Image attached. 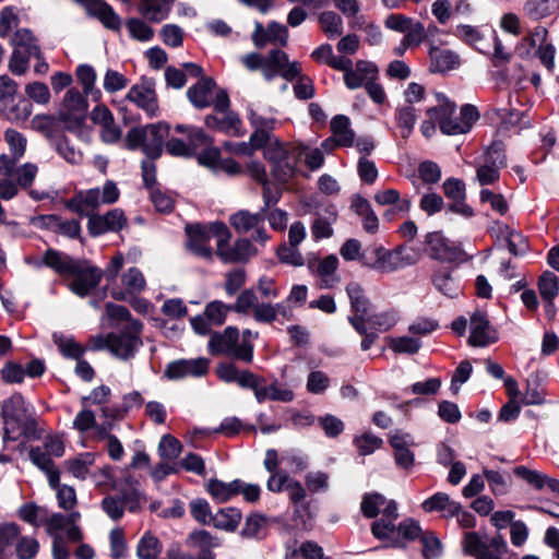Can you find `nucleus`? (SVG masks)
<instances>
[{
	"instance_id": "nucleus-2",
	"label": "nucleus",
	"mask_w": 559,
	"mask_h": 559,
	"mask_svg": "<svg viewBox=\"0 0 559 559\" xmlns=\"http://www.w3.org/2000/svg\"><path fill=\"white\" fill-rule=\"evenodd\" d=\"M168 133L169 126L162 121L145 127H135L128 131L126 146L129 150L141 147L148 158L156 159L162 155L163 144Z\"/></svg>"
},
{
	"instance_id": "nucleus-55",
	"label": "nucleus",
	"mask_w": 559,
	"mask_h": 559,
	"mask_svg": "<svg viewBox=\"0 0 559 559\" xmlns=\"http://www.w3.org/2000/svg\"><path fill=\"white\" fill-rule=\"evenodd\" d=\"M419 539L423 544L421 555L425 559H438L442 556V544L435 533L424 532Z\"/></svg>"
},
{
	"instance_id": "nucleus-11",
	"label": "nucleus",
	"mask_w": 559,
	"mask_h": 559,
	"mask_svg": "<svg viewBox=\"0 0 559 559\" xmlns=\"http://www.w3.org/2000/svg\"><path fill=\"white\" fill-rule=\"evenodd\" d=\"M88 218L87 229L91 236L98 237L107 233H117L127 224L124 212H79Z\"/></svg>"
},
{
	"instance_id": "nucleus-23",
	"label": "nucleus",
	"mask_w": 559,
	"mask_h": 559,
	"mask_svg": "<svg viewBox=\"0 0 559 559\" xmlns=\"http://www.w3.org/2000/svg\"><path fill=\"white\" fill-rule=\"evenodd\" d=\"M84 5L87 11L97 16L107 28L117 31L120 28V17L115 13L112 8L103 0H75Z\"/></svg>"
},
{
	"instance_id": "nucleus-37",
	"label": "nucleus",
	"mask_w": 559,
	"mask_h": 559,
	"mask_svg": "<svg viewBox=\"0 0 559 559\" xmlns=\"http://www.w3.org/2000/svg\"><path fill=\"white\" fill-rule=\"evenodd\" d=\"M346 293L349 298L353 316H368L370 310V301L365 295V290L360 284L352 282L346 286Z\"/></svg>"
},
{
	"instance_id": "nucleus-62",
	"label": "nucleus",
	"mask_w": 559,
	"mask_h": 559,
	"mask_svg": "<svg viewBox=\"0 0 559 559\" xmlns=\"http://www.w3.org/2000/svg\"><path fill=\"white\" fill-rule=\"evenodd\" d=\"M39 550V543L36 538L29 536L17 537L15 540V551L17 559H33Z\"/></svg>"
},
{
	"instance_id": "nucleus-24",
	"label": "nucleus",
	"mask_w": 559,
	"mask_h": 559,
	"mask_svg": "<svg viewBox=\"0 0 559 559\" xmlns=\"http://www.w3.org/2000/svg\"><path fill=\"white\" fill-rule=\"evenodd\" d=\"M438 105L429 107L426 110V114L429 118L436 119L439 123L440 130L442 131V126L450 124L455 126L460 124V117L452 118L455 112V104L451 103L443 94H436Z\"/></svg>"
},
{
	"instance_id": "nucleus-45",
	"label": "nucleus",
	"mask_w": 559,
	"mask_h": 559,
	"mask_svg": "<svg viewBox=\"0 0 559 559\" xmlns=\"http://www.w3.org/2000/svg\"><path fill=\"white\" fill-rule=\"evenodd\" d=\"M163 550L159 539L151 532H145L136 546V556L140 559H155Z\"/></svg>"
},
{
	"instance_id": "nucleus-42",
	"label": "nucleus",
	"mask_w": 559,
	"mask_h": 559,
	"mask_svg": "<svg viewBox=\"0 0 559 559\" xmlns=\"http://www.w3.org/2000/svg\"><path fill=\"white\" fill-rule=\"evenodd\" d=\"M95 462V454L92 452H83L78 454L74 459L67 460L64 465L69 473L75 478L84 480L92 466Z\"/></svg>"
},
{
	"instance_id": "nucleus-30",
	"label": "nucleus",
	"mask_w": 559,
	"mask_h": 559,
	"mask_svg": "<svg viewBox=\"0 0 559 559\" xmlns=\"http://www.w3.org/2000/svg\"><path fill=\"white\" fill-rule=\"evenodd\" d=\"M242 519L240 509L234 507L221 508L212 518L214 527L225 531L235 532Z\"/></svg>"
},
{
	"instance_id": "nucleus-50",
	"label": "nucleus",
	"mask_w": 559,
	"mask_h": 559,
	"mask_svg": "<svg viewBox=\"0 0 559 559\" xmlns=\"http://www.w3.org/2000/svg\"><path fill=\"white\" fill-rule=\"evenodd\" d=\"M389 347L395 354L414 355L421 348V341L413 336L389 337Z\"/></svg>"
},
{
	"instance_id": "nucleus-59",
	"label": "nucleus",
	"mask_w": 559,
	"mask_h": 559,
	"mask_svg": "<svg viewBox=\"0 0 559 559\" xmlns=\"http://www.w3.org/2000/svg\"><path fill=\"white\" fill-rule=\"evenodd\" d=\"M374 200L379 206L396 205L399 210H407L412 206L409 200H401L400 193L395 189H386L377 192Z\"/></svg>"
},
{
	"instance_id": "nucleus-28",
	"label": "nucleus",
	"mask_w": 559,
	"mask_h": 559,
	"mask_svg": "<svg viewBox=\"0 0 559 559\" xmlns=\"http://www.w3.org/2000/svg\"><path fill=\"white\" fill-rule=\"evenodd\" d=\"M79 261L80 260L52 248L44 252V263H46V266L61 275H69L71 272H75V266Z\"/></svg>"
},
{
	"instance_id": "nucleus-34",
	"label": "nucleus",
	"mask_w": 559,
	"mask_h": 559,
	"mask_svg": "<svg viewBox=\"0 0 559 559\" xmlns=\"http://www.w3.org/2000/svg\"><path fill=\"white\" fill-rule=\"evenodd\" d=\"M175 130L186 135L185 141L193 155L198 150L203 146H209L213 142L211 136H209L202 129L193 126L177 124Z\"/></svg>"
},
{
	"instance_id": "nucleus-46",
	"label": "nucleus",
	"mask_w": 559,
	"mask_h": 559,
	"mask_svg": "<svg viewBox=\"0 0 559 559\" xmlns=\"http://www.w3.org/2000/svg\"><path fill=\"white\" fill-rule=\"evenodd\" d=\"M53 342L59 352L64 358L78 360L82 358L86 348L78 343L74 337H64L62 335L53 334Z\"/></svg>"
},
{
	"instance_id": "nucleus-1",
	"label": "nucleus",
	"mask_w": 559,
	"mask_h": 559,
	"mask_svg": "<svg viewBox=\"0 0 559 559\" xmlns=\"http://www.w3.org/2000/svg\"><path fill=\"white\" fill-rule=\"evenodd\" d=\"M263 157L269 164L273 182L276 186L286 185L296 175L300 152L288 143L275 139L265 146Z\"/></svg>"
},
{
	"instance_id": "nucleus-4",
	"label": "nucleus",
	"mask_w": 559,
	"mask_h": 559,
	"mask_svg": "<svg viewBox=\"0 0 559 559\" xmlns=\"http://www.w3.org/2000/svg\"><path fill=\"white\" fill-rule=\"evenodd\" d=\"M223 222H213L209 224H190L186 226L187 240L185 242L186 249L198 258H202L206 261H212L213 250L209 246L211 239H221V230L218 226H222Z\"/></svg>"
},
{
	"instance_id": "nucleus-31",
	"label": "nucleus",
	"mask_w": 559,
	"mask_h": 559,
	"mask_svg": "<svg viewBox=\"0 0 559 559\" xmlns=\"http://www.w3.org/2000/svg\"><path fill=\"white\" fill-rule=\"evenodd\" d=\"M331 131L336 146L349 147L354 144L355 133L350 129L348 117L344 115L335 116L331 121Z\"/></svg>"
},
{
	"instance_id": "nucleus-56",
	"label": "nucleus",
	"mask_w": 559,
	"mask_h": 559,
	"mask_svg": "<svg viewBox=\"0 0 559 559\" xmlns=\"http://www.w3.org/2000/svg\"><path fill=\"white\" fill-rule=\"evenodd\" d=\"M276 257L283 264L292 266H302L305 264V259L298 250L297 246H293L286 242L278 246L276 249Z\"/></svg>"
},
{
	"instance_id": "nucleus-54",
	"label": "nucleus",
	"mask_w": 559,
	"mask_h": 559,
	"mask_svg": "<svg viewBox=\"0 0 559 559\" xmlns=\"http://www.w3.org/2000/svg\"><path fill=\"white\" fill-rule=\"evenodd\" d=\"M513 473L537 490H542L545 486H548L549 477L538 471L530 469L521 465L516 466Z\"/></svg>"
},
{
	"instance_id": "nucleus-12",
	"label": "nucleus",
	"mask_w": 559,
	"mask_h": 559,
	"mask_svg": "<svg viewBox=\"0 0 559 559\" xmlns=\"http://www.w3.org/2000/svg\"><path fill=\"white\" fill-rule=\"evenodd\" d=\"M69 275L73 276L69 284L70 290L76 296L84 298L98 286L103 277V271L99 267L86 265L79 261L75 272H71Z\"/></svg>"
},
{
	"instance_id": "nucleus-20",
	"label": "nucleus",
	"mask_w": 559,
	"mask_h": 559,
	"mask_svg": "<svg viewBox=\"0 0 559 559\" xmlns=\"http://www.w3.org/2000/svg\"><path fill=\"white\" fill-rule=\"evenodd\" d=\"M87 102L84 96L75 88L67 91L61 108V118L63 120L81 121L85 118Z\"/></svg>"
},
{
	"instance_id": "nucleus-41",
	"label": "nucleus",
	"mask_w": 559,
	"mask_h": 559,
	"mask_svg": "<svg viewBox=\"0 0 559 559\" xmlns=\"http://www.w3.org/2000/svg\"><path fill=\"white\" fill-rule=\"evenodd\" d=\"M186 543L189 547L198 548L200 551H213V548L221 546V539L203 528L190 532Z\"/></svg>"
},
{
	"instance_id": "nucleus-57",
	"label": "nucleus",
	"mask_w": 559,
	"mask_h": 559,
	"mask_svg": "<svg viewBox=\"0 0 559 559\" xmlns=\"http://www.w3.org/2000/svg\"><path fill=\"white\" fill-rule=\"evenodd\" d=\"M321 27L329 38H335L343 33V21L332 11L323 12L319 17Z\"/></svg>"
},
{
	"instance_id": "nucleus-61",
	"label": "nucleus",
	"mask_w": 559,
	"mask_h": 559,
	"mask_svg": "<svg viewBox=\"0 0 559 559\" xmlns=\"http://www.w3.org/2000/svg\"><path fill=\"white\" fill-rule=\"evenodd\" d=\"M423 533L424 531L421 530L419 522L412 518L401 521L396 531V535L402 538L405 544L406 542H413L420 538Z\"/></svg>"
},
{
	"instance_id": "nucleus-52",
	"label": "nucleus",
	"mask_w": 559,
	"mask_h": 559,
	"mask_svg": "<svg viewBox=\"0 0 559 559\" xmlns=\"http://www.w3.org/2000/svg\"><path fill=\"white\" fill-rule=\"evenodd\" d=\"M488 547V540L478 532H467L462 539V549L465 555L477 558Z\"/></svg>"
},
{
	"instance_id": "nucleus-7",
	"label": "nucleus",
	"mask_w": 559,
	"mask_h": 559,
	"mask_svg": "<svg viewBox=\"0 0 559 559\" xmlns=\"http://www.w3.org/2000/svg\"><path fill=\"white\" fill-rule=\"evenodd\" d=\"M425 242L429 255L441 262L463 263L472 258L466 254L461 246L450 241L438 231L427 234Z\"/></svg>"
},
{
	"instance_id": "nucleus-18",
	"label": "nucleus",
	"mask_w": 559,
	"mask_h": 559,
	"mask_svg": "<svg viewBox=\"0 0 559 559\" xmlns=\"http://www.w3.org/2000/svg\"><path fill=\"white\" fill-rule=\"evenodd\" d=\"M247 170L253 180L263 186L265 206L267 209L274 206L281 198L282 190L278 187H273L272 182L269 180L264 165L260 162H250L247 165Z\"/></svg>"
},
{
	"instance_id": "nucleus-17",
	"label": "nucleus",
	"mask_w": 559,
	"mask_h": 559,
	"mask_svg": "<svg viewBox=\"0 0 559 559\" xmlns=\"http://www.w3.org/2000/svg\"><path fill=\"white\" fill-rule=\"evenodd\" d=\"M29 224L41 229H50L57 234L68 236L70 238H78L81 233L80 222L76 219L62 221L57 214H44L32 216Z\"/></svg>"
},
{
	"instance_id": "nucleus-47",
	"label": "nucleus",
	"mask_w": 559,
	"mask_h": 559,
	"mask_svg": "<svg viewBox=\"0 0 559 559\" xmlns=\"http://www.w3.org/2000/svg\"><path fill=\"white\" fill-rule=\"evenodd\" d=\"M295 395L294 392L289 389H282L276 384L266 385V381L261 384L259 391L257 392V401L262 403L266 400L271 401H281V402H292Z\"/></svg>"
},
{
	"instance_id": "nucleus-14",
	"label": "nucleus",
	"mask_w": 559,
	"mask_h": 559,
	"mask_svg": "<svg viewBox=\"0 0 559 559\" xmlns=\"http://www.w3.org/2000/svg\"><path fill=\"white\" fill-rule=\"evenodd\" d=\"M498 338V332L490 324L487 313L481 310L474 311L471 316L469 345L474 347H486L496 343Z\"/></svg>"
},
{
	"instance_id": "nucleus-3",
	"label": "nucleus",
	"mask_w": 559,
	"mask_h": 559,
	"mask_svg": "<svg viewBox=\"0 0 559 559\" xmlns=\"http://www.w3.org/2000/svg\"><path fill=\"white\" fill-rule=\"evenodd\" d=\"M207 348L214 356L224 354L247 364L253 359V344L248 340L239 342V330L235 326H227L223 332L212 333Z\"/></svg>"
},
{
	"instance_id": "nucleus-29",
	"label": "nucleus",
	"mask_w": 559,
	"mask_h": 559,
	"mask_svg": "<svg viewBox=\"0 0 559 559\" xmlns=\"http://www.w3.org/2000/svg\"><path fill=\"white\" fill-rule=\"evenodd\" d=\"M241 485L240 479L225 483L217 478H211L206 484V491L217 503H225L237 496V486Z\"/></svg>"
},
{
	"instance_id": "nucleus-13",
	"label": "nucleus",
	"mask_w": 559,
	"mask_h": 559,
	"mask_svg": "<svg viewBox=\"0 0 559 559\" xmlns=\"http://www.w3.org/2000/svg\"><path fill=\"white\" fill-rule=\"evenodd\" d=\"M110 487L117 492L115 496L127 504L129 512L135 513L140 509L141 498L143 497L140 481L128 471H124L118 479H112Z\"/></svg>"
},
{
	"instance_id": "nucleus-35",
	"label": "nucleus",
	"mask_w": 559,
	"mask_h": 559,
	"mask_svg": "<svg viewBox=\"0 0 559 559\" xmlns=\"http://www.w3.org/2000/svg\"><path fill=\"white\" fill-rule=\"evenodd\" d=\"M267 212H235L230 216V224L239 234L248 233L260 224H264Z\"/></svg>"
},
{
	"instance_id": "nucleus-58",
	"label": "nucleus",
	"mask_w": 559,
	"mask_h": 559,
	"mask_svg": "<svg viewBox=\"0 0 559 559\" xmlns=\"http://www.w3.org/2000/svg\"><path fill=\"white\" fill-rule=\"evenodd\" d=\"M353 443L359 454L366 456L372 454L377 449H380L383 444V440L371 432H365L361 436H356Z\"/></svg>"
},
{
	"instance_id": "nucleus-27",
	"label": "nucleus",
	"mask_w": 559,
	"mask_h": 559,
	"mask_svg": "<svg viewBox=\"0 0 559 559\" xmlns=\"http://www.w3.org/2000/svg\"><path fill=\"white\" fill-rule=\"evenodd\" d=\"M214 87L215 82L211 78H202L198 83L188 88L187 96L195 108H206L212 105Z\"/></svg>"
},
{
	"instance_id": "nucleus-63",
	"label": "nucleus",
	"mask_w": 559,
	"mask_h": 559,
	"mask_svg": "<svg viewBox=\"0 0 559 559\" xmlns=\"http://www.w3.org/2000/svg\"><path fill=\"white\" fill-rule=\"evenodd\" d=\"M122 285L127 293H140L145 287V278L138 267H130L121 277Z\"/></svg>"
},
{
	"instance_id": "nucleus-33",
	"label": "nucleus",
	"mask_w": 559,
	"mask_h": 559,
	"mask_svg": "<svg viewBox=\"0 0 559 559\" xmlns=\"http://www.w3.org/2000/svg\"><path fill=\"white\" fill-rule=\"evenodd\" d=\"M175 0H142L139 12L152 22H160L167 17Z\"/></svg>"
},
{
	"instance_id": "nucleus-43",
	"label": "nucleus",
	"mask_w": 559,
	"mask_h": 559,
	"mask_svg": "<svg viewBox=\"0 0 559 559\" xmlns=\"http://www.w3.org/2000/svg\"><path fill=\"white\" fill-rule=\"evenodd\" d=\"M369 328L378 333L391 330L400 320L399 312L394 309L378 313H368Z\"/></svg>"
},
{
	"instance_id": "nucleus-10",
	"label": "nucleus",
	"mask_w": 559,
	"mask_h": 559,
	"mask_svg": "<svg viewBox=\"0 0 559 559\" xmlns=\"http://www.w3.org/2000/svg\"><path fill=\"white\" fill-rule=\"evenodd\" d=\"M142 344L141 337L129 331L110 332L104 338V347L122 360L133 358Z\"/></svg>"
},
{
	"instance_id": "nucleus-36",
	"label": "nucleus",
	"mask_w": 559,
	"mask_h": 559,
	"mask_svg": "<svg viewBox=\"0 0 559 559\" xmlns=\"http://www.w3.org/2000/svg\"><path fill=\"white\" fill-rule=\"evenodd\" d=\"M13 49L27 52L36 59L40 58V47L33 33L27 28L17 29L11 38Z\"/></svg>"
},
{
	"instance_id": "nucleus-39",
	"label": "nucleus",
	"mask_w": 559,
	"mask_h": 559,
	"mask_svg": "<svg viewBox=\"0 0 559 559\" xmlns=\"http://www.w3.org/2000/svg\"><path fill=\"white\" fill-rule=\"evenodd\" d=\"M524 11L531 19L542 20L559 11V0H530L526 2Z\"/></svg>"
},
{
	"instance_id": "nucleus-51",
	"label": "nucleus",
	"mask_w": 559,
	"mask_h": 559,
	"mask_svg": "<svg viewBox=\"0 0 559 559\" xmlns=\"http://www.w3.org/2000/svg\"><path fill=\"white\" fill-rule=\"evenodd\" d=\"M386 498L379 492H367L362 496L360 511L367 519H376L380 513V508L384 506Z\"/></svg>"
},
{
	"instance_id": "nucleus-26",
	"label": "nucleus",
	"mask_w": 559,
	"mask_h": 559,
	"mask_svg": "<svg viewBox=\"0 0 559 559\" xmlns=\"http://www.w3.org/2000/svg\"><path fill=\"white\" fill-rule=\"evenodd\" d=\"M222 115V117L207 115L205 117L206 127L216 129L229 135L240 136L243 134L241 131V120L236 112H224Z\"/></svg>"
},
{
	"instance_id": "nucleus-48",
	"label": "nucleus",
	"mask_w": 559,
	"mask_h": 559,
	"mask_svg": "<svg viewBox=\"0 0 559 559\" xmlns=\"http://www.w3.org/2000/svg\"><path fill=\"white\" fill-rule=\"evenodd\" d=\"M542 299H555L559 294V277L551 271H544L537 281Z\"/></svg>"
},
{
	"instance_id": "nucleus-64",
	"label": "nucleus",
	"mask_w": 559,
	"mask_h": 559,
	"mask_svg": "<svg viewBox=\"0 0 559 559\" xmlns=\"http://www.w3.org/2000/svg\"><path fill=\"white\" fill-rule=\"evenodd\" d=\"M100 508L112 521H119L124 514L127 504L119 497L108 495L103 498Z\"/></svg>"
},
{
	"instance_id": "nucleus-38",
	"label": "nucleus",
	"mask_w": 559,
	"mask_h": 559,
	"mask_svg": "<svg viewBox=\"0 0 559 559\" xmlns=\"http://www.w3.org/2000/svg\"><path fill=\"white\" fill-rule=\"evenodd\" d=\"M433 286L449 298L457 297L462 288L459 282L445 269H439L432 276Z\"/></svg>"
},
{
	"instance_id": "nucleus-5",
	"label": "nucleus",
	"mask_w": 559,
	"mask_h": 559,
	"mask_svg": "<svg viewBox=\"0 0 559 559\" xmlns=\"http://www.w3.org/2000/svg\"><path fill=\"white\" fill-rule=\"evenodd\" d=\"M32 407L26 405L21 393H14L3 401L1 406V415L3 419L2 442L3 449L10 441H16V432L21 429L22 421L31 413Z\"/></svg>"
},
{
	"instance_id": "nucleus-40",
	"label": "nucleus",
	"mask_w": 559,
	"mask_h": 559,
	"mask_svg": "<svg viewBox=\"0 0 559 559\" xmlns=\"http://www.w3.org/2000/svg\"><path fill=\"white\" fill-rule=\"evenodd\" d=\"M433 71L445 72L459 64V57L451 50L431 47L429 49Z\"/></svg>"
},
{
	"instance_id": "nucleus-22",
	"label": "nucleus",
	"mask_w": 559,
	"mask_h": 559,
	"mask_svg": "<svg viewBox=\"0 0 559 559\" xmlns=\"http://www.w3.org/2000/svg\"><path fill=\"white\" fill-rule=\"evenodd\" d=\"M395 521L376 519L371 524V533L378 540L386 542L383 547L405 549L406 544L396 535Z\"/></svg>"
},
{
	"instance_id": "nucleus-25",
	"label": "nucleus",
	"mask_w": 559,
	"mask_h": 559,
	"mask_svg": "<svg viewBox=\"0 0 559 559\" xmlns=\"http://www.w3.org/2000/svg\"><path fill=\"white\" fill-rule=\"evenodd\" d=\"M271 519L260 512H251L247 515L240 531V536L248 539L262 540L267 535V526Z\"/></svg>"
},
{
	"instance_id": "nucleus-49",
	"label": "nucleus",
	"mask_w": 559,
	"mask_h": 559,
	"mask_svg": "<svg viewBox=\"0 0 559 559\" xmlns=\"http://www.w3.org/2000/svg\"><path fill=\"white\" fill-rule=\"evenodd\" d=\"M416 110L414 106L403 105L396 110V121L400 128L401 136L407 139L413 132L416 123Z\"/></svg>"
},
{
	"instance_id": "nucleus-8",
	"label": "nucleus",
	"mask_w": 559,
	"mask_h": 559,
	"mask_svg": "<svg viewBox=\"0 0 559 559\" xmlns=\"http://www.w3.org/2000/svg\"><path fill=\"white\" fill-rule=\"evenodd\" d=\"M301 73V66L297 61L289 62L286 52L280 49L271 50L263 58L262 74L266 81L281 75L287 81H293Z\"/></svg>"
},
{
	"instance_id": "nucleus-21",
	"label": "nucleus",
	"mask_w": 559,
	"mask_h": 559,
	"mask_svg": "<svg viewBox=\"0 0 559 559\" xmlns=\"http://www.w3.org/2000/svg\"><path fill=\"white\" fill-rule=\"evenodd\" d=\"M409 435L394 433L391 436L389 443L394 452L395 465L403 469L409 471L415 464V454L409 449Z\"/></svg>"
},
{
	"instance_id": "nucleus-32",
	"label": "nucleus",
	"mask_w": 559,
	"mask_h": 559,
	"mask_svg": "<svg viewBox=\"0 0 559 559\" xmlns=\"http://www.w3.org/2000/svg\"><path fill=\"white\" fill-rule=\"evenodd\" d=\"M478 119L479 112L477 108L473 105L466 104L462 106L460 111V124L450 127V124L447 123L442 126V132L449 135L467 133Z\"/></svg>"
},
{
	"instance_id": "nucleus-19",
	"label": "nucleus",
	"mask_w": 559,
	"mask_h": 559,
	"mask_svg": "<svg viewBox=\"0 0 559 559\" xmlns=\"http://www.w3.org/2000/svg\"><path fill=\"white\" fill-rule=\"evenodd\" d=\"M378 68L374 63L366 60H359L352 64L344 74V83L349 90H356L365 86L371 79H378Z\"/></svg>"
},
{
	"instance_id": "nucleus-44",
	"label": "nucleus",
	"mask_w": 559,
	"mask_h": 559,
	"mask_svg": "<svg viewBox=\"0 0 559 559\" xmlns=\"http://www.w3.org/2000/svg\"><path fill=\"white\" fill-rule=\"evenodd\" d=\"M17 515L22 521L39 527L47 521V508L37 506L35 502H27L19 508Z\"/></svg>"
},
{
	"instance_id": "nucleus-16",
	"label": "nucleus",
	"mask_w": 559,
	"mask_h": 559,
	"mask_svg": "<svg viewBox=\"0 0 559 559\" xmlns=\"http://www.w3.org/2000/svg\"><path fill=\"white\" fill-rule=\"evenodd\" d=\"M209 359L203 357L174 360L166 366L164 376L169 380H180L186 377H203L209 371Z\"/></svg>"
},
{
	"instance_id": "nucleus-6",
	"label": "nucleus",
	"mask_w": 559,
	"mask_h": 559,
	"mask_svg": "<svg viewBox=\"0 0 559 559\" xmlns=\"http://www.w3.org/2000/svg\"><path fill=\"white\" fill-rule=\"evenodd\" d=\"M221 239H218L216 255L223 263L247 262L257 253L255 247L247 238H240L233 246L229 245L231 234L225 223L218 226Z\"/></svg>"
},
{
	"instance_id": "nucleus-9",
	"label": "nucleus",
	"mask_w": 559,
	"mask_h": 559,
	"mask_svg": "<svg viewBox=\"0 0 559 559\" xmlns=\"http://www.w3.org/2000/svg\"><path fill=\"white\" fill-rule=\"evenodd\" d=\"M120 191L112 180H107L103 188H93L81 191L75 195L73 202H76L79 210L96 209L103 205H111L119 199Z\"/></svg>"
},
{
	"instance_id": "nucleus-15",
	"label": "nucleus",
	"mask_w": 559,
	"mask_h": 559,
	"mask_svg": "<svg viewBox=\"0 0 559 559\" xmlns=\"http://www.w3.org/2000/svg\"><path fill=\"white\" fill-rule=\"evenodd\" d=\"M127 99L135 104L151 118L158 115L159 106L155 84L152 80H143L141 83L133 85L128 91Z\"/></svg>"
},
{
	"instance_id": "nucleus-53",
	"label": "nucleus",
	"mask_w": 559,
	"mask_h": 559,
	"mask_svg": "<svg viewBox=\"0 0 559 559\" xmlns=\"http://www.w3.org/2000/svg\"><path fill=\"white\" fill-rule=\"evenodd\" d=\"M326 216L314 218L311 233L316 239L330 238L333 235L332 224L336 221L337 212H326Z\"/></svg>"
},
{
	"instance_id": "nucleus-60",
	"label": "nucleus",
	"mask_w": 559,
	"mask_h": 559,
	"mask_svg": "<svg viewBox=\"0 0 559 559\" xmlns=\"http://www.w3.org/2000/svg\"><path fill=\"white\" fill-rule=\"evenodd\" d=\"M189 509L191 516L202 525L212 524L214 514L211 512V507L204 498H197L190 501Z\"/></svg>"
}]
</instances>
